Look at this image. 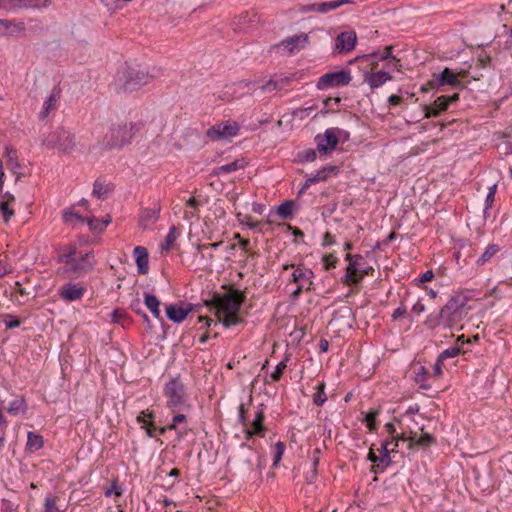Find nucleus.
I'll return each mask as SVG.
<instances>
[{
  "label": "nucleus",
  "instance_id": "obj_1",
  "mask_svg": "<svg viewBox=\"0 0 512 512\" xmlns=\"http://www.w3.org/2000/svg\"><path fill=\"white\" fill-rule=\"evenodd\" d=\"M141 129V123H121L112 125L99 142L103 150L121 149L129 144Z\"/></svg>",
  "mask_w": 512,
  "mask_h": 512
},
{
  "label": "nucleus",
  "instance_id": "obj_2",
  "mask_svg": "<svg viewBox=\"0 0 512 512\" xmlns=\"http://www.w3.org/2000/svg\"><path fill=\"white\" fill-rule=\"evenodd\" d=\"M245 293L239 290H233L224 295L214 294L210 300L205 301L209 308L216 310L215 314L220 319L222 313H238L241 305L245 301Z\"/></svg>",
  "mask_w": 512,
  "mask_h": 512
},
{
  "label": "nucleus",
  "instance_id": "obj_3",
  "mask_svg": "<svg viewBox=\"0 0 512 512\" xmlns=\"http://www.w3.org/2000/svg\"><path fill=\"white\" fill-rule=\"evenodd\" d=\"M467 298L462 294L452 296L441 309L444 324L448 327L459 323L468 313Z\"/></svg>",
  "mask_w": 512,
  "mask_h": 512
},
{
  "label": "nucleus",
  "instance_id": "obj_4",
  "mask_svg": "<svg viewBox=\"0 0 512 512\" xmlns=\"http://www.w3.org/2000/svg\"><path fill=\"white\" fill-rule=\"evenodd\" d=\"M75 135L63 127H58L43 140L48 148L58 149L62 153H70L76 147Z\"/></svg>",
  "mask_w": 512,
  "mask_h": 512
},
{
  "label": "nucleus",
  "instance_id": "obj_5",
  "mask_svg": "<svg viewBox=\"0 0 512 512\" xmlns=\"http://www.w3.org/2000/svg\"><path fill=\"white\" fill-rule=\"evenodd\" d=\"M467 75L466 71L460 73L453 72L450 68H444L439 74H433V77L426 85L422 86L421 91L427 92L435 88H439L444 85H449L454 88H464L459 77L465 78Z\"/></svg>",
  "mask_w": 512,
  "mask_h": 512
},
{
  "label": "nucleus",
  "instance_id": "obj_6",
  "mask_svg": "<svg viewBox=\"0 0 512 512\" xmlns=\"http://www.w3.org/2000/svg\"><path fill=\"white\" fill-rule=\"evenodd\" d=\"M96 264L95 256L93 251H89L85 254H80L78 257L73 259L71 262L65 265L64 273L69 278L82 277L94 269Z\"/></svg>",
  "mask_w": 512,
  "mask_h": 512
},
{
  "label": "nucleus",
  "instance_id": "obj_7",
  "mask_svg": "<svg viewBox=\"0 0 512 512\" xmlns=\"http://www.w3.org/2000/svg\"><path fill=\"white\" fill-rule=\"evenodd\" d=\"M152 76L148 72L134 67H126L120 80L125 91H135L148 84Z\"/></svg>",
  "mask_w": 512,
  "mask_h": 512
},
{
  "label": "nucleus",
  "instance_id": "obj_8",
  "mask_svg": "<svg viewBox=\"0 0 512 512\" xmlns=\"http://www.w3.org/2000/svg\"><path fill=\"white\" fill-rule=\"evenodd\" d=\"M167 407L175 411L185 404V387L178 377L171 379L164 388Z\"/></svg>",
  "mask_w": 512,
  "mask_h": 512
},
{
  "label": "nucleus",
  "instance_id": "obj_9",
  "mask_svg": "<svg viewBox=\"0 0 512 512\" xmlns=\"http://www.w3.org/2000/svg\"><path fill=\"white\" fill-rule=\"evenodd\" d=\"M239 129H240V127L237 122L228 120V121L220 122V123H217V124L211 126L207 130L206 136L211 141L228 139V138L236 136L239 132Z\"/></svg>",
  "mask_w": 512,
  "mask_h": 512
},
{
  "label": "nucleus",
  "instance_id": "obj_10",
  "mask_svg": "<svg viewBox=\"0 0 512 512\" xmlns=\"http://www.w3.org/2000/svg\"><path fill=\"white\" fill-rule=\"evenodd\" d=\"M344 135L348 136L347 132L339 128H329L323 135H317V150L320 153L326 154L328 151L334 150L338 143L339 137Z\"/></svg>",
  "mask_w": 512,
  "mask_h": 512
},
{
  "label": "nucleus",
  "instance_id": "obj_11",
  "mask_svg": "<svg viewBox=\"0 0 512 512\" xmlns=\"http://www.w3.org/2000/svg\"><path fill=\"white\" fill-rule=\"evenodd\" d=\"M352 80L351 74L348 71H337L326 73L321 76L317 82V88L322 90L328 87H337L348 85Z\"/></svg>",
  "mask_w": 512,
  "mask_h": 512
},
{
  "label": "nucleus",
  "instance_id": "obj_12",
  "mask_svg": "<svg viewBox=\"0 0 512 512\" xmlns=\"http://www.w3.org/2000/svg\"><path fill=\"white\" fill-rule=\"evenodd\" d=\"M50 0H0V8L5 10L46 8Z\"/></svg>",
  "mask_w": 512,
  "mask_h": 512
},
{
  "label": "nucleus",
  "instance_id": "obj_13",
  "mask_svg": "<svg viewBox=\"0 0 512 512\" xmlns=\"http://www.w3.org/2000/svg\"><path fill=\"white\" fill-rule=\"evenodd\" d=\"M345 259L349 261V264L346 268V274L343 278V282L346 285H357L360 283V277L355 278V275L360 271V261L363 260V257L359 254H346Z\"/></svg>",
  "mask_w": 512,
  "mask_h": 512
},
{
  "label": "nucleus",
  "instance_id": "obj_14",
  "mask_svg": "<svg viewBox=\"0 0 512 512\" xmlns=\"http://www.w3.org/2000/svg\"><path fill=\"white\" fill-rule=\"evenodd\" d=\"M397 441H403L408 443V448L414 447H427L431 445L435 439L432 435L428 433H423L418 436L417 433L411 432L410 436H406L405 433L397 434L395 437Z\"/></svg>",
  "mask_w": 512,
  "mask_h": 512
},
{
  "label": "nucleus",
  "instance_id": "obj_15",
  "mask_svg": "<svg viewBox=\"0 0 512 512\" xmlns=\"http://www.w3.org/2000/svg\"><path fill=\"white\" fill-rule=\"evenodd\" d=\"M85 288L80 284L66 283L59 288L58 294L65 301H76L83 297Z\"/></svg>",
  "mask_w": 512,
  "mask_h": 512
},
{
  "label": "nucleus",
  "instance_id": "obj_16",
  "mask_svg": "<svg viewBox=\"0 0 512 512\" xmlns=\"http://www.w3.org/2000/svg\"><path fill=\"white\" fill-rule=\"evenodd\" d=\"M258 21L257 14L252 12H242L234 18L231 26L235 32H243Z\"/></svg>",
  "mask_w": 512,
  "mask_h": 512
},
{
  "label": "nucleus",
  "instance_id": "obj_17",
  "mask_svg": "<svg viewBox=\"0 0 512 512\" xmlns=\"http://www.w3.org/2000/svg\"><path fill=\"white\" fill-rule=\"evenodd\" d=\"M356 33L353 31L341 32L336 38V50L340 53L349 52L356 44Z\"/></svg>",
  "mask_w": 512,
  "mask_h": 512
},
{
  "label": "nucleus",
  "instance_id": "obj_18",
  "mask_svg": "<svg viewBox=\"0 0 512 512\" xmlns=\"http://www.w3.org/2000/svg\"><path fill=\"white\" fill-rule=\"evenodd\" d=\"M191 311L192 306L190 304L186 307L178 304H170L166 306L167 318L174 323H181Z\"/></svg>",
  "mask_w": 512,
  "mask_h": 512
},
{
  "label": "nucleus",
  "instance_id": "obj_19",
  "mask_svg": "<svg viewBox=\"0 0 512 512\" xmlns=\"http://www.w3.org/2000/svg\"><path fill=\"white\" fill-rule=\"evenodd\" d=\"M25 31V25L23 22H15L12 20L0 19V36H20Z\"/></svg>",
  "mask_w": 512,
  "mask_h": 512
},
{
  "label": "nucleus",
  "instance_id": "obj_20",
  "mask_svg": "<svg viewBox=\"0 0 512 512\" xmlns=\"http://www.w3.org/2000/svg\"><path fill=\"white\" fill-rule=\"evenodd\" d=\"M308 43V35L306 33H301L298 35H293L281 41L280 46L285 47L292 54L296 51H299Z\"/></svg>",
  "mask_w": 512,
  "mask_h": 512
},
{
  "label": "nucleus",
  "instance_id": "obj_21",
  "mask_svg": "<svg viewBox=\"0 0 512 512\" xmlns=\"http://www.w3.org/2000/svg\"><path fill=\"white\" fill-rule=\"evenodd\" d=\"M161 208L158 205H155L153 208H144L142 209L139 217V225L143 229L150 228L153 224H155L160 215Z\"/></svg>",
  "mask_w": 512,
  "mask_h": 512
},
{
  "label": "nucleus",
  "instance_id": "obj_22",
  "mask_svg": "<svg viewBox=\"0 0 512 512\" xmlns=\"http://www.w3.org/2000/svg\"><path fill=\"white\" fill-rule=\"evenodd\" d=\"M390 80H392V76L385 71H369L364 74V82L367 83L371 89H376Z\"/></svg>",
  "mask_w": 512,
  "mask_h": 512
},
{
  "label": "nucleus",
  "instance_id": "obj_23",
  "mask_svg": "<svg viewBox=\"0 0 512 512\" xmlns=\"http://www.w3.org/2000/svg\"><path fill=\"white\" fill-rule=\"evenodd\" d=\"M449 107L446 96L438 97L432 105H423L424 118L437 117Z\"/></svg>",
  "mask_w": 512,
  "mask_h": 512
},
{
  "label": "nucleus",
  "instance_id": "obj_24",
  "mask_svg": "<svg viewBox=\"0 0 512 512\" xmlns=\"http://www.w3.org/2000/svg\"><path fill=\"white\" fill-rule=\"evenodd\" d=\"M133 254L136 258V265L139 274H147L149 269V256L147 249L143 246H136L134 248Z\"/></svg>",
  "mask_w": 512,
  "mask_h": 512
},
{
  "label": "nucleus",
  "instance_id": "obj_25",
  "mask_svg": "<svg viewBox=\"0 0 512 512\" xmlns=\"http://www.w3.org/2000/svg\"><path fill=\"white\" fill-rule=\"evenodd\" d=\"M60 93H61V90L59 87L56 86L53 88L49 97L44 102L41 112L39 113V117L41 119H45L51 111L56 109L57 102L60 99Z\"/></svg>",
  "mask_w": 512,
  "mask_h": 512
},
{
  "label": "nucleus",
  "instance_id": "obj_26",
  "mask_svg": "<svg viewBox=\"0 0 512 512\" xmlns=\"http://www.w3.org/2000/svg\"><path fill=\"white\" fill-rule=\"evenodd\" d=\"M337 171H338L337 166L329 165V166L323 167L316 173V175L309 177L305 181L300 193H302L305 189H307L308 187H310L312 184H314L316 182L327 180L329 174H331V173L335 174V173H337Z\"/></svg>",
  "mask_w": 512,
  "mask_h": 512
},
{
  "label": "nucleus",
  "instance_id": "obj_27",
  "mask_svg": "<svg viewBox=\"0 0 512 512\" xmlns=\"http://www.w3.org/2000/svg\"><path fill=\"white\" fill-rule=\"evenodd\" d=\"M264 421V409L261 407L258 408L255 418L251 423L252 429L246 430L247 438H251L254 435L262 436L266 428L263 426Z\"/></svg>",
  "mask_w": 512,
  "mask_h": 512
},
{
  "label": "nucleus",
  "instance_id": "obj_28",
  "mask_svg": "<svg viewBox=\"0 0 512 512\" xmlns=\"http://www.w3.org/2000/svg\"><path fill=\"white\" fill-rule=\"evenodd\" d=\"M144 304L156 319L160 320L161 322L163 321V317L161 316L160 311L161 302L155 295L145 292Z\"/></svg>",
  "mask_w": 512,
  "mask_h": 512
},
{
  "label": "nucleus",
  "instance_id": "obj_29",
  "mask_svg": "<svg viewBox=\"0 0 512 512\" xmlns=\"http://www.w3.org/2000/svg\"><path fill=\"white\" fill-rule=\"evenodd\" d=\"M79 255L75 244L65 245L59 249L58 262L66 265Z\"/></svg>",
  "mask_w": 512,
  "mask_h": 512
},
{
  "label": "nucleus",
  "instance_id": "obj_30",
  "mask_svg": "<svg viewBox=\"0 0 512 512\" xmlns=\"http://www.w3.org/2000/svg\"><path fill=\"white\" fill-rule=\"evenodd\" d=\"M246 165H247V162L244 159H236L228 164L217 167L215 169L214 173L216 175L232 173L237 170L245 168Z\"/></svg>",
  "mask_w": 512,
  "mask_h": 512
},
{
  "label": "nucleus",
  "instance_id": "obj_31",
  "mask_svg": "<svg viewBox=\"0 0 512 512\" xmlns=\"http://www.w3.org/2000/svg\"><path fill=\"white\" fill-rule=\"evenodd\" d=\"M28 406L24 397L19 396L16 397L13 401L10 402L7 411L10 415L17 416L20 414H25L27 412Z\"/></svg>",
  "mask_w": 512,
  "mask_h": 512
},
{
  "label": "nucleus",
  "instance_id": "obj_32",
  "mask_svg": "<svg viewBox=\"0 0 512 512\" xmlns=\"http://www.w3.org/2000/svg\"><path fill=\"white\" fill-rule=\"evenodd\" d=\"M43 444V437L40 434L31 431L28 432L26 450H29L30 452L38 451L43 447Z\"/></svg>",
  "mask_w": 512,
  "mask_h": 512
},
{
  "label": "nucleus",
  "instance_id": "obj_33",
  "mask_svg": "<svg viewBox=\"0 0 512 512\" xmlns=\"http://www.w3.org/2000/svg\"><path fill=\"white\" fill-rule=\"evenodd\" d=\"M6 154H7V158H8V165L10 166L13 174L16 175V180H19L21 177V174L18 173L16 170L19 167V164L16 162L17 152H16V150H14L12 148L7 147Z\"/></svg>",
  "mask_w": 512,
  "mask_h": 512
},
{
  "label": "nucleus",
  "instance_id": "obj_34",
  "mask_svg": "<svg viewBox=\"0 0 512 512\" xmlns=\"http://www.w3.org/2000/svg\"><path fill=\"white\" fill-rule=\"evenodd\" d=\"M499 251V246L496 244H489L483 254L478 258L476 263L478 265H483L488 262L497 252Z\"/></svg>",
  "mask_w": 512,
  "mask_h": 512
},
{
  "label": "nucleus",
  "instance_id": "obj_35",
  "mask_svg": "<svg viewBox=\"0 0 512 512\" xmlns=\"http://www.w3.org/2000/svg\"><path fill=\"white\" fill-rule=\"evenodd\" d=\"M223 314H224V316L223 317L220 316V319H218V321L221 322L225 328H229L231 326L238 325L242 321V319L238 316V313L231 312V313H223Z\"/></svg>",
  "mask_w": 512,
  "mask_h": 512
},
{
  "label": "nucleus",
  "instance_id": "obj_36",
  "mask_svg": "<svg viewBox=\"0 0 512 512\" xmlns=\"http://www.w3.org/2000/svg\"><path fill=\"white\" fill-rule=\"evenodd\" d=\"M391 463L390 454L380 453L378 455V463L376 465H372L371 470L374 473L383 472L384 469Z\"/></svg>",
  "mask_w": 512,
  "mask_h": 512
},
{
  "label": "nucleus",
  "instance_id": "obj_37",
  "mask_svg": "<svg viewBox=\"0 0 512 512\" xmlns=\"http://www.w3.org/2000/svg\"><path fill=\"white\" fill-rule=\"evenodd\" d=\"M312 275L313 272L310 269L297 268L293 272V281L302 284L303 281H308Z\"/></svg>",
  "mask_w": 512,
  "mask_h": 512
},
{
  "label": "nucleus",
  "instance_id": "obj_38",
  "mask_svg": "<svg viewBox=\"0 0 512 512\" xmlns=\"http://www.w3.org/2000/svg\"><path fill=\"white\" fill-rule=\"evenodd\" d=\"M293 201H285L277 208L278 215L283 219H289L293 215Z\"/></svg>",
  "mask_w": 512,
  "mask_h": 512
},
{
  "label": "nucleus",
  "instance_id": "obj_39",
  "mask_svg": "<svg viewBox=\"0 0 512 512\" xmlns=\"http://www.w3.org/2000/svg\"><path fill=\"white\" fill-rule=\"evenodd\" d=\"M178 235L179 233L177 228L175 226L170 227L164 243L161 244V249L168 251L177 239Z\"/></svg>",
  "mask_w": 512,
  "mask_h": 512
},
{
  "label": "nucleus",
  "instance_id": "obj_40",
  "mask_svg": "<svg viewBox=\"0 0 512 512\" xmlns=\"http://www.w3.org/2000/svg\"><path fill=\"white\" fill-rule=\"evenodd\" d=\"M441 324H444V316H442L441 310L438 314H430L425 320V325L431 329H434Z\"/></svg>",
  "mask_w": 512,
  "mask_h": 512
},
{
  "label": "nucleus",
  "instance_id": "obj_41",
  "mask_svg": "<svg viewBox=\"0 0 512 512\" xmlns=\"http://www.w3.org/2000/svg\"><path fill=\"white\" fill-rule=\"evenodd\" d=\"M326 400H327V396L325 394V383L320 382L317 385V391L313 396V402L315 405L321 406L326 402Z\"/></svg>",
  "mask_w": 512,
  "mask_h": 512
},
{
  "label": "nucleus",
  "instance_id": "obj_42",
  "mask_svg": "<svg viewBox=\"0 0 512 512\" xmlns=\"http://www.w3.org/2000/svg\"><path fill=\"white\" fill-rule=\"evenodd\" d=\"M63 219L67 224H73L74 222H84V218L73 210H66L63 213Z\"/></svg>",
  "mask_w": 512,
  "mask_h": 512
},
{
  "label": "nucleus",
  "instance_id": "obj_43",
  "mask_svg": "<svg viewBox=\"0 0 512 512\" xmlns=\"http://www.w3.org/2000/svg\"><path fill=\"white\" fill-rule=\"evenodd\" d=\"M110 192L108 186L96 181L93 186V194L99 199H104Z\"/></svg>",
  "mask_w": 512,
  "mask_h": 512
},
{
  "label": "nucleus",
  "instance_id": "obj_44",
  "mask_svg": "<svg viewBox=\"0 0 512 512\" xmlns=\"http://www.w3.org/2000/svg\"><path fill=\"white\" fill-rule=\"evenodd\" d=\"M460 353L459 347H450L448 349H445L439 354V362H443L444 360L448 358H453L457 356Z\"/></svg>",
  "mask_w": 512,
  "mask_h": 512
},
{
  "label": "nucleus",
  "instance_id": "obj_45",
  "mask_svg": "<svg viewBox=\"0 0 512 512\" xmlns=\"http://www.w3.org/2000/svg\"><path fill=\"white\" fill-rule=\"evenodd\" d=\"M287 359L282 360L275 368V370L271 373V378L273 381H279L284 373L285 368L287 367Z\"/></svg>",
  "mask_w": 512,
  "mask_h": 512
},
{
  "label": "nucleus",
  "instance_id": "obj_46",
  "mask_svg": "<svg viewBox=\"0 0 512 512\" xmlns=\"http://www.w3.org/2000/svg\"><path fill=\"white\" fill-rule=\"evenodd\" d=\"M9 205V201H0V210L5 222H8L14 215V210L10 209Z\"/></svg>",
  "mask_w": 512,
  "mask_h": 512
},
{
  "label": "nucleus",
  "instance_id": "obj_47",
  "mask_svg": "<svg viewBox=\"0 0 512 512\" xmlns=\"http://www.w3.org/2000/svg\"><path fill=\"white\" fill-rule=\"evenodd\" d=\"M316 151L313 149H307L298 154V159L300 162H311L316 159Z\"/></svg>",
  "mask_w": 512,
  "mask_h": 512
},
{
  "label": "nucleus",
  "instance_id": "obj_48",
  "mask_svg": "<svg viewBox=\"0 0 512 512\" xmlns=\"http://www.w3.org/2000/svg\"><path fill=\"white\" fill-rule=\"evenodd\" d=\"M112 495H115L117 497H120L122 495V489L119 486L117 480H113L111 487L105 490V496L111 497Z\"/></svg>",
  "mask_w": 512,
  "mask_h": 512
},
{
  "label": "nucleus",
  "instance_id": "obj_49",
  "mask_svg": "<svg viewBox=\"0 0 512 512\" xmlns=\"http://www.w3.org/2000/svg\"><path fill=\"white\" fill-rule=\"evenodd\" d=\"M4 323H5V326L7 329H13V328H16V327H19L20 324H21V320L10 315V314H6L4 316V319H3Z\"/></svg>",
  "mask_w": 512,
  "mask_h": 512
},
{
  "label": "nucleus",
  "instance_id": "obj_50",
  "mask_svg": "<svg viewBox=\"0 0 512 512\" xmlns=\"http://www.w3.org/2000/svg\"><path fill=\"white\" fill-rule=\"evenodd\" d=\"M237 218L241 224H245L250 228H255L259 224V222L253 221L252 217L249 215L243 216L241 213H238Z\"/></svg>",
  "mask_w": 512,
  "mask_h": 512
},
{
  "label": "nucleus",
  "instance_id": "obj_51",
  "mask_svg": "<svg viewBox=\"0 0 512 512\" xmlns=\"http://www.w3.org/2000/svg\"><path fill=\"white\" fill-rule=\"evenodd\" d=\"M44 507V512H58V508L56 507V500L51 496L46 497Z\"/></svg>",
  "mask_w": 512,
  "mask_h": 512
},
{
  "label": "nucleus",
  "instance_id": "obj_52",
  "mask_svg": "<svg viewBox=\"0 0 512 512\" xmlns=\"http://www.w3.org/2000/svg\"><path fill=\"white\" fill-rule=\"evenodd\" d=\"M285 450V445L283 442L278 441L275 445V455H274V465L280 461Z\"/></svg>",
  "mask_w": 512,
  "mask_h": 512
},
{
  "label": "nucleus",
  "instance_id": "obj_53",
  "mask_svg": "<svg viewBox=\"0 0 512 512\" xmlns=\"http://www.w3.org/2000/svg\"><path fill=\"white\" fill-rule=\"evenodd\" d=\"M338 259L333 254H328L323 257L325 269L329 270L335 268Z\"/></svg>",
  "mask_w": 512,
  "mask_h": 512
},
{
  "label": "nucleus",
  "instance_id": "obj_54",
  "mask_svg": "<svg viewBox=\"0 0 512 512\" xmlns=\"http://www.w3.org/2000/svg\"><path fill=\"white\" fill-rule=\"evenodd\" d=\"M377 411H370L367 413L365 417V421L367 423V427L370 431H373L375 429V421L377 417Z\"/></svg>",
  "mask_w": 512,
  "mask_h": 512
},
{
  "label": "nucleus",
  "instance_id": "obj_55",
  "mask_svg": "<svg viewBox=\"0 0 512 512\" xmlns=\"http://www.w3.org/2000/svg\"><path fill=\"white\" fill-rule=\"evenodd\" d=\"M87 224L89 226V229L92 230V231H95V232H102L104 231L103 229H100L101 227V220L95 218V217H92V218H88L87 219Z\"/></svg>",
  "mask_w": 512,
  "mask_h": 512
},
{
  "label": "nucleus",
  "instance_id": "obj_56",
  "mask_svg": "<svg viewBox=\"0 0 512 512\" xmlns=\"http://www.w3.org/2000/svg\"><path fill=\"white\" fill-rule=\"evenodd\" d=\"M491 65V58L484 52H481L478 56V66L481 68H487Z\"/></svg>",
  "mask_w": 512,
  "mask_h": 512
},
{
  "label": "nucleus",
  "instance_id": "obj_57",
  "mask_svg": "<svg viewBox=\"0 0 512 512\" xmlns=\"http://www.w3.org/2000/svg\"><path fill=\"white\" fill-rule=\"evenodd\" d=\"M154 417L152 412L149 411H142L137 416V422L141 423L142 426H146L149 422L146 420V418L152 419Z\"/></svg>",
  "mask_w": 512,
  "mask_h": 512
},
{
  "label": "nucleus",
  "instance_id": "obj_58",
  "mask_svg": "<svg viewBox=\"0 0 512 512\" xmlns=\"http://www.w3.org/2000/svg\"><path fill=\"white\" fill-rule=\"evenodd\" d=\"M111 316H112V321L113 322L120 323L121 319L127 317V314L124 311L120 310V309H116V310L113 311Z\"/></svg>",
  "mask_w": 512,
  "mask_h": 512
},
{
  "label": "nucleus",
  "instance_id": "obj_59",
  "mask_svg": "<svg viewBox=\"0 0 512 512\" xmlns=\"http://www.w3.org/2000/svg\"><path fill=\"white\" fill-rule=\"evenodd\" d=\"M222 243H223L222 241H219V242H214V243H211V244H208V245H206V244H198L197 245V250L199 252H203L206 249H217L219 246L222 245Z\"/></svg>",
  "mask_w": 512,
  "mask_h": 512
},
{
  "label": "nucleus",
  "instance_id": "obj_60",
  "mask_svg": "<svg viewBox=\"0 0 512 512\" xmlns=\"http://www.w3.org/2000/svg\"><path fill=\"white\" fill-rule=\"evenodd\" d=\"M130 309L138 315L142 314L144 311L141 306V301L138 298L131 302Z\"/></svg>",
  "mask_w": 512,
  "mask_h": 512
},
{
  "label": "nucleus",
  "instance_id": "obj_61",
  "mask_svg": "<svg viewBox=\"0 0 512 512\" xmlns=\"http://www.w3.org/2000/svg\"><path fill=\"white\" fill-rule=\"evenodd\" d=\"M392 49H393V47L391 45L386 46L384 53L379 57V60L384 61L387 59H391V60L395 59L396 57L392 54Z\"/></svg>",
  "mask_w": 512,
  "mask_h": 512
},
{
  "label": "nucleus",
  "instance_id": "obj_62",
  "mask_svg": "<svg viewBox=\"0 0 512 512\" xmlns=\"http://www.w3.org/2000/svg\"><path fill=\"white\" fill-rule=\"evenodd\" d=\"M185 419H186V416H185L184 414H177V415H175V416L173 417V421H172V423H171L169 426H167V428H169V429H175V428H176V425H177V424H180V423H182V422H184V421H185Z\"/></svg>",
  "mask_w": 512,
  "mask_h": 512
},
{
  "label": "nucleus",
  "instance_id": "obj_63",
  "mask_svg": "<svg viewBox=\"0 0 512 512\" xmlns=\"http://www.w3.org/2000/svg\"><path fill=\"white\" fill-rule=\"evenodd\" d=\"M262 91H272L279 89V85L276 81L269 80L266 84L262 85L261 87Z\"/></svg>",
  "mask_w": 512,
  "mask_h": 512
},
{
  "label": "nucleus",
  "instance_id": "obj_64",
  "mask_svg": "<svg viewBox=\"0 0 512 512\" xmlns=\"http://www.w3.org/2000/svg\"><path fill=\"white\" fill-rule=\"evenodd\" d=\"M12 271V268L7 263L0 261V278L4 277Z\"/></svg>",
  "mask_w": 512,
  "mask_h": 512
}]
</instances>
